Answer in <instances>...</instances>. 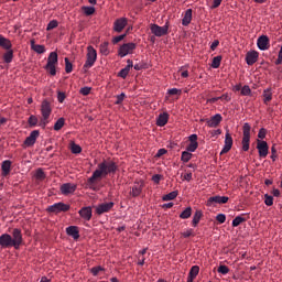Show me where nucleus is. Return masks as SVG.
Wrapping results in <instances>:
<instances>
[{"mask_svg": "<svg viewBox=\"0 0 282 282\" xmlns=\"http://www.w3.org/2000/svg\"><path fill=\"white\" fill-rule=\"evenodd\" d=\"M228 202H229L228 196L216 195L208 198L207 206H216V204H226Z\"/></svg>", "mask_w": 282, "mask_h": 282, "instance_id": "nucleus-11", "label": "nucleus"}, {"mask_svg": "<svg viewBox=\"0 0 282 282\" xmlns=\"http://www.w3.org/2000/svg\"><path fill=\"white\" fill-rule=\"evenodd\" d=\"M129 72L130 69H128V67L124 66V68L118 73V77L126 79L129 76Z\"/></svg>", "mask_w": 282, "mask_h": 282, "instance_id": "nucleus-45", "label": "nucleus"}, {"mask_svg": "<svg viewBox=\"0 0 282 282\" xmlns=\"http://www.w3.org/2000/svg\"><path fill=\"white\" fill-rule=\"evenodd\" d=\"M167 153V151L165 149H160L158 151V153L155 154V158H161L163 155H165Z\"/></svg>", "mask_w": 282, "mask_h": 282, "instance_id": "nucleus-62", "label": "nucleus"}, {"mask_svg": "<svg viewBox=\"0 0 282 282\" xmlns=\"http://www.w3.org/2000/svg\"><path fill=\"white\" fill-rule=\"evenodd\" d=\"M251 93H252V90L249 86H243L240 90V95H242V96H250Z\"/></svg>", "mask_w": 282, "mask_h": 282, "instance_id": "nucleus-49", "label": "nucleus"}, {"mask_svg": "<svg viewBox=\"0 0 282 282\" xmlns=\"http://www.w3.org/2000/svg\"><path fill=\"white\" fill-rule=\"evenodd\" d=\"M246 221V217H242V216H236L234 218V220L231 221V226L232 227H239L240 224L245 223Z\"/></svg>", "mask_w": 282, "mask_h": 282, "instance_id": "nucleus-36", "label": "nucleus"}, {"mask_svg": "<svg viewBox=\"0 0 282 282\" xmlns=\"http://www.w3.org/2000/svg\"><path fill=\"white\" fill-rule=\"evenodd\" d=\"M39 137H40V131L39 130L32 131L29 134V137L25 138L24 145L25 147H34Z\"/></svg>", "mask_w": 282, "mask_h": 282, "instance_id": "nucleus-17", "label": "nucleus"}, {"mask_svg": "<svg viewBox=\"0 0 282 282\" xmlns=\"http://www.w3.org/2000/svg\"><path fill=\"white\" fill-rule=\"evenodd\" d=\"M271 159H272L273 162H275V160H276V148H275V144H273L271 147Z\"/></svg>", "mask_w": 282, "mask_h": 282, "instance_id": "nucleus-58", "label": "nucleus"}, {"mask_svg": "<svg viewBox=\"0 0 282 282\" xmlns=\"http://www.w3.org/2000/svg\"><path fill=\"white\" fill-rule=\"evenodd\" d=\"M177 195H178L177 191H172L170 194L162 196V200L163 202L174 200Z\"/></svg>", "mask_w": 282, "mask_h": 282, "instance_id": "nucleus-32", "label": "nucleus"}, {"mask_svg": "<svg viewBox=\"0 0 282 282\" xmlns=\"http://www.w3.org/2000/svg\"><path fill=\"white\" fill-rule=\"evenodd\" d=\"M58 26V21L57 20H52L48 22L47 26H46V31H52L55 30V28Z\"/></svg>", "mask_w": 282, "mask_h": 282, "instance_id": "nucleus-44", "label": "nucleus"}, {"mask_svg": "<svg viewBox=\"0 0 282 282\" xmlns=\"http://www.w3.org/2000/svg\"><path fill=\"white\" fill-rule=\"evenodd\" d=\"M33 51L36 52L37 54H43L45 53V46L41 44H36L33 46Z\"/></svg>", "mask_w": 282, "mask_h": 282, "instance_id": "nucleus-48", "label": "nucleus"}, {"mask_svg": "<svg viewBox=\"0 0 282 282\" xmlns=\"http://www.w3.org/2000/svg\"><path fill=\"white\" fill-rule=\"evenodd\" d=\"M232 144H234L232 137L230 135V132L227 131L226 134H225V145H227L231 149Z\"/></svg>", "mask_w": 282, "mask_h": 282, "instance_id": "nucleus-39", "label": "nucleus"}, {"mask_svg": "<svg viewBox=\"0 0 282 282\" xmlns=\"http://www.w3.org/2000/svg\"><path fill=\"white\" fill-rule=\"evenodd\" d=\"M126 36H127V34L115 36L113 40H112V43L118 44L119 42L123 41L126 39Z\"/></svg>", "mask_w": 282, "mask_h": 282, "instance_id": "nucleus-54", "label": "nucleus"}, {"mask_svg": "<svg viewBox=\"0 0 282 282\" xmlns=\"http://www.w3.org/2000/svg\"><path fill=\"white\" fill-rule=\"evenodd\" d=\"M65 93L64 91H58V96H57V99H58V102L63 104L65 101Z\"/></svg>", "mask_w": 282, "mask_h": 282, "instance_id": "nucleus-60", "label": "nucleus"}, {"mask_svg": "<svg viewBox=\"0 0 282 282\" xmlns=\"http://www.w3.org/2000/svg\"><path fill=\"white\" fill-rule=\"evenodd\" d=\"M221 59H223L221 55L215 56L212 62V67L215 69L219 68L221 66Z\"/></svg>", "mask_w": 282, "mask_h": 282, "instance_id": "nucleus-35", "label": "nucleus"}, {"mask_svg": "<svg viewBox=\"0 0 282 282\" xmlns=\"http://www.w3.org/2000/svg\"><path fill=\"white\" fill-rule=\"evenodd\" d=\"M223 117L220 113H216L215 116L210 117L206 120V123L209 128H218L221 123Z\"/></svg>", "mask_w": 282, "mask_h": 282, "instance_id": "nucleus-18", "label": "nucleus"}, {"mask_svg": "<svg viewBox=\"0 0 282 282\" xmlns=\"http://www.w3.org/2000/svg\"><path fill=\"white\" fill-rule=\"evenodd\" d=\"M272 101V93L271 89L268 88L265 90H263V102L265 105H268V102Z\"/></svg>", "mask_w": 282, "mask_h": 282, "instance_id": "nucleus-34", "label": "nucleus"}, {"mask_svg": "<svg viewBox=\"0 0 282 282\" xmlns=\"http://www.w3.org/2000/svg\"><path fill=\"white\" fill-rule=\"evenodd\" d=\"M197 148H198V143L189 142V144H187V147H186V150H187L189 153H195V151L197 150Z\"/></svg>", "mask_w": 282, "mask_h": 282, "instance_id": "nucleus-46", "label": "nucleus"}, {"mask_svg": "<svg viewBox=\"0 0 282 282\" xmlns=\"http://www.w3.org/2000/svg\"><path fill=\"white\" fill-rule=\"evenodd\" d=\"M56 65H58V54L56 52H52L47 57V63L45 65V69L50 73L51 76H56Z\"/></svg>", "mask_w": 282, "mask_h": 282, "instance_id": "nucleus-2", "label": "nucleus"}, {"mask_svg": "<svg viewBox=\"0 0 282 282\" xmlns=\"http://www.w3.org/2000/svg\"><path fill=\"white\" fill-rule=\"evenodd\" d=\"M204 217V214L202 212V209H196L194 217H193V221H192V226L194 228L197 227L198 223L200 221V219Z\"/></svg>", "mask_w": 282, "mask_h": 282, "instance_id": "nucleus-27", "label": "nucleus"}, {"mask_svg": "<svg viewBox=\"0 0 282 282\" xmlns=\"http://www.w3.org/2000/svg\"><path fill=\"white\" fill-rule=\"evenodd\" d=\"M219 100L226 101V102H230L231 101V97L228 95V93H226L225 95L219 97Z\"/></svg>", "mask_w": 282, "mask_h": 282, "instance_id": "nucleus-61", "label": "nucleus"}, {"mask_svg": "<svg viewBox=\"0 0 282 282\" xmlns=\"http://www.w3.org/2000/svg\"><path fill=\"white\" fill-rule=\"evenodd\" d=\"M267 137V130L265 128H261V130L258 132V138L263 140Z\"/></svg>", "mask_w": 282, "mask_h": 282, "instance_id": "nucleus-57", "label": "nucleus"}, {"mask_svg": "<svg viewBox=\"0 0 282 282\" xmlns=\"http://www.w3.org/2000/svg\"><path fill=\"white\" fill-rule=\"evenodd\" d=\"M137 48L135 43H124L119 47L118 55L123 58L128 56V54H132Z\"/></svg>", "mask_w": 282, "mask_h": 282, "instance_id": "nucleus-8", "label": "nucleus"}, {"mask_svg": "<svg viewBox=\"0 0 282 282\" xmlns=\"http://www.w3.org/2000/svg\"><path fill=\"white\" fill-rule=\"evenodd\" d=\"M14 58V52L12 51V47L11 48H7V52L3 54V61L7 63V64H10Z\"/></svg>", "mask_w": 282, "mask_h": 282, "instance_id": "nucleus-28", "label": "nucleus"}, {"mask_svg": "<svg viewBox=\"0 0 282 282\" xmlns=\"http://www.w3.org/2000/svg\"><path fill=\"white\" fill-rule=\"evenodd\" d=\"M97 59V52L94 46L87 47V61L84 64V68H91Z\"/></svg>", "mask_w": 282, "mask_h": 282, "instance_id": "nucleus-6", "label": "nucleus"}, {"mask_svg": "<svg viewBox=\"0 0 282 282\" xmlns=\"http://www.w3.org/2000/svg\"><path fill=\"white\" fill-rule=\"evenodd\" d=\"M217 272L226 275L230 272V269L227 265H219Z\"/></svg>", "mask_w": 282, "mask_h": 282, "instance_id": "nucleus-47", "label": "nucleus"}, {"mask_svg": "<svg viewBox=\"0 0 282 282\" xmlns=\"http://www.w3.org/2000/svg\"><path fill=\"white\" fill-rule=\"evenodd\" d=\"M169 118H170L169 113L166 112L161 113L156 119V126L160 128H164L169 121Z\"/></svg>", "mask_w": 282, "mask_h": 282, "instance_id": "nucleus-23", "label": "nucleus"}, {"mask_svg": "<svg viewBox=\"0 0 282 282\" xmlns=\"http://www.w3.org/2000/svg\"><path fill=\"white\" fill-rule=\"evenodd\" d=\"M35 177L37 181L43 182L44 178L46 177L45 173L43 172V169H37L35 173Z\"/></svg>", "mask_w": 282, "mask_h": 282, "instance_id": "nucleus-41", "label": "nucleus"}, {"mask_svg": "<svg viewBox=\"0 0 282 282\" xmlns=\"http://www.w3.org/2000/svg\"><path fill=\"white\" fill-rule=\"evenodd\" d=\"M70 209V205L65 203H55L46 208L48 213L58 214L66 213Z\"/></svg>", "mask_w": 282, "mask_h": 282, "instance_id": "nucleus-7", "label": "nucleus"}, {"mask_svg": "<svg viewBox=\"0 0 282 282\" xmlns=\"http://www.w3.org/2000/svg\"><path fill=\"white\" fill-rule=\"evenodd\" d=\"M273 196H270V195H264V204L267 205V206H272L274 203H273Z\"/></svg>", "mask_w": 282, "mask_h": 282, "instance_id": "nucleus-50", "label": "nucleus"}, {"mask_svg": "<svg viewBox=\"0 0 282 282\" xmlns=\"http://www.w3.org/2000/svg\"><path fill=\"white\" fill-rule=\"evenodd\" d=\"M0 47L6 51L12 48V43L10 42V39L0 35Z\"/></svg>", "mask_w": 282, "mask_h": 282, "instance_id": "nucleus-26", "label": "nucleus"}, {"mask_svg": "<svg viewBox=\"0 0 282 282\" xmlns=\"http://www.w3.org/2000/svg\"><path fill=\"white\" fill-rule=\"evenodd\" d=\"M182 237L184 238L195 237L194 230L187 229L186 231L182 232Z\"/></svg>", "mask_w": 282, "mask_h": 282, "instance_id": "nucleus-53", "label": "nucleus"}, {"mask_svg": "<svg viewBox=\"0 0 282 282\" xmlns=\"http://www.w3.org/2000/svg\"><path fill=\"white\" fill-rule=\"evenodd\" d=\"M163 178V176L162 175H154L153 177H152V181L155 183V184H160V181Z\"/></svg>", "mask_w": 282, "mask_h": 282, "instance_id": "nucleus-63", "label": "nucleus"}, {"mask_svg": "<svg viewBox=\"0 0 282 282\" xmlns=\"http://www.w3.org/2000/svg\"><path fill=\"white\" fill-rule=\"evenodd\" d=\"M11 164L12 162L10 160H6L2 162L1 171L3 176H8L11 171Z\"/></svg>", "mask_w": 282, "mask_h": 282, "instance_id": "nucleus-24", "label": "nucleus"}, {"mask_svg": "<svg viewBox=\"0 0 282 282\" xmlns=\"http://www.w3.org/2000/svg\"><path fill=\"white\" fill-rule=\"evenodd\" d=\"M119 166L112 160H104L98 164V169L93 172V176L87 180L89 186H94L96 182L101 181L102 177L115 175Z\"/></svg>", "mask_w": 282, "mask_h": 282, "instance_id": "nucleus-1", "label": "nucleus"}, {"mask_svg": "<svg viewBox=\"0 0 282 282\" xmlns=\"http://www.w3.org/2000/svg\"><path fill=\"white\" fill-rule=\"evenodd\" d=\"M144 184L141 182H135L134 185L130 189V195L132 198H138L143 192Z\"/></svg>", "mask_w": 282, "mask_h": 282, "instance_id": "nucleus-15", "label": "nucleus"}, {"mask_svg": "<svg viewBox=\"0 0 282 282\" xmlns=\"http://www.w3.org/2000/svg\"><path fill=\"white\" fill-rule=\"evenodd\" d=\"M113 206H115V203L112 202L99 204L98 206H96V213L98 215L109 213L110 210H112Z\"/></svg>", "mask_w": 282, "mask_h": 282, "instance_id": "nucleus-14", "label": "nucleus"}, {"mask_svg": "<svg viewBox=\"0 0 282 282\" xmlns=\"http://www.w3.org/2000/svg\"><path fill=\"white\" fill-rule=\"evenodd\" d=\"M90 91H91L90 87H84L80 89L79 94H82L83 96H89Z\"/></svg>", "mask_w": 282, "mask_h": 282, "instance_id": "nucleus-55", "label": "nucleus"}, {"mask_svg": "<svg viewBox=\"0 0 282 282\" xmlns=\"http://www.w3.org/2000/svg\"><path fill=\"white\" fill-rule=\"evenodd\" d=\"M193 208L191 206L186 207L183 213L180 214L181 219H188L191 218Z\"/></svg>", "mask_w": 282, "mask_h": 282, "instance_id": "nucleus-33", "label": "nucleus"}, {"mask_svg": "<svg viewBox=\"0 0 282 282\" xmlns=\"http://www.w3.org/2000/svg\"><path fill=\"white\" fill-rule=\"evenodd\" d=\"M67 236L72 237L73 239L77 240L80 238V231L78 226H68L66 227Z\"/></svg>", "mask_w": 282, "mask_h": 282, "instance_id": "nucleus-20", "label": "nucleus"}, {"mask_svg": "<svg viewBox=\"0 0 282 282\" xmlns=\"http://www.w3.org/2000/svg\"><path fill=\"white\" fill-rule=\"evenodd\" d=\"M180 94H182V90H180L177 88L169 89V95H171V96H176V95H180Z\"/></svg>", "mask_w": 282, "mask_h": 282, "instance_id": "nucleus-59", "label": "nucleus"}, {"mask_svg": "<svg viewBox=\"0 0 282 282\" xmlns=\"http://www.w3.org/2000/svg\"><path fill=\"white\" fill-rule=\"evenodd\" d=\"M257 150L259 151V156L265 159L269 154L268 142L257 140Z\"/></svg>", "mask_w": 282, "mask_h": 282, "instance_id": "nucleus-10", "label": "nucleus"}, {"mask_svg": "<svg viewBox=\"0 0 282 282\" xmlns=\"http://www.w3.org/2000/svg\"><path fill=\"white\" fill-rule=\"evenodd\" d=\"M70 151L73 154H80L82 148L79 144H76L75 142H70Z\"/></svg>", "mask_w": 282, "mask_h": 282, "instance_id": "nucleus-38", "label": "nucleus"}, {"mask_svg": "<svg viewBox=\"0 0 282 282\" xmlns=\"http://www.w3.org/2000/svg\"><path fill=\"white\" fill-rule=\"evenodd\" d=\"M198 273H199V267L198 265H194V267L191 268L188 276L191 279L195 280Z\"/></svg>", "mask_w": 282, "mask_h": 282, "instance_id": "nucleus-37", "label": "nucleus"}, {"mask_svg": "<svg viewBox=\"0 0 282 282\" xmlns=\"http://www.w3.org/2000/svg\"><path fill=\"white\" fill-rule=\"evenodd\" d=\"M23 245L22 231L18 228L12 231V246L14 249H19Z\"/></svg>", "mask_w": 282, "mask_h": 282, "instance_id": "nucleus-9", "label": "nucleus"}, {"mask_svg": "<svg viewBox=\"0 0 282 282\" xmlns=\"http://www.w3.org/2000/svg\"><path fill=\"white\" fill-rule=\"evenodd\" d=\"M192 18H193V10H192V9H187V10L185 11V15H184V18H183V20H182V24H183L184 26L189 25V24H191V21H192Z\"/></svg>", "mask_w": 282, "mask_h": 282, "instance_id": "nucleus-25", "label": "nucleus"}, {"mask_svg": "<svg viewBox=\"0 0 282 282\" xmlns=\"http://www.w3.org/2000/svg\"><path fill=\"white\" fill-rule=\"evenodd\" d=\"M127 96H126V93H121V95H119V96H116V101H115V105H121L122 102H123V100H124V98H126Z\"/></svg>", "mask_w": 282, "mask_h": 282, "instance_id": "nucleus-51", "label": "nucleus"}, {"mask_svg": "<svg viewBox=\"0 0 282 282\" xmlns=\"http://www.w3.org/2000/svg\"><path fill=\"white\" fill-rule=\"evenodd\" d=\"M0 247L2 249H7V248L13 247L12 236L10 234H2V235H0Z\"/></svg>", "mask_w": 282, "mask_h": 282, "instance_id": "nucleus-12", "label": "nucleus"}, {"mask_svg": "<svg viewBox=\"0 0 282 282\" xmlns=\"http://www.w3.org/2000/svg\"><path fill=\"white\" fill-rule=\"evenodd\" d=\"M65 127V118L61 117L58 120L55 122L53 129L55 131H59Z\"/></svg>", "mask_w": 282, "mask_h": 282, "instance_id": "nucleus-31", "label": "nucleus"}, {"mask_svg": "<svg viewBox=\"0 0 282 282\" xmlns=\"http://www.w3.org/2000/svg\"><path fill=\"white\" fill-rule=\"evenodd\" d=\"M259 53L256 51L248 52L246 55V62L248 66L254 65L256 62H258Z\"/></svg>", "mask_w": 282, "mask_h": 282, "instance_id": "nucleus-22", "label": "nucleus"}, {"mask_svg": "<svg viewBox=\"0 0 282 282\" xmlns=\"http://www.w3.org/2000/svg\"><path fill=\"white\" fill-rule=\"evenodd\" d=\"M242 150L248 151L250 149V139H251V126L249 123H245L242 127Z\"/></svg>", "mask_w": 282, "mask_h": 282, "instance_id": "nucleus-4", "label": "nucleus"}, {"mask_svg": "<svg viewBox=\"0 0 282 282\" xmlns=\"http://www.w3.org/2000/svg\"><path fill=\"white\" fill-rule=\"evenodd\" d=\"M78 214L84 220L89 221L93 217V209L90 206H86L79 209Z\"/></svg>", "mask_w": 282, "mask_h": 282, "instance_id": "nucleus-21", "label": "nucleus"}, {"mask_svg": "<svg viewBox=\"0 0 282 282\" xmlns=\"http://www.w3.org/2000/svg\"><path fill=\"white\" fill-rule=\"evenodd\" d=\"M257 46L259 50L261 51H267L270 47V41L268 35H261L260 37H258L257 40Z\"/></svg>", "mask_w": 282, "mask_h": 282, "instance_id": "nucleus-16", "label": "nucleus"}, {"mask_svg": "<svg viewBox=\"0 0 282 282\" xmlns=\"http://www.w3.org/2000/svg\"><path fill=\"white\" fill-rule=\"evenodd\" d=\"M216 220L219 223V224H224L226 221V215L225 214H218L216 216Z\"/></svg>", "mask_w": 282, "mask_h": 282, "instance_id": "nucleus-56", "label": "nucleus"}, {"mask_svg": "<svg viewBox=\"0 0 282 282\" xmlns=\"http://www.w3.org/2000/svg\"><path fill=\"white\" fill-rule=\"evenodd\" d=\"M76 189H77V185L72 184L70 182H67L66 184L61 185V194L65 196L74 194Z\"/></svg>", "mask_w": 282, "mask_h": 282, "instance_id": "nucleus-13", "label": "nucleus"}, {"mask_svg": "<svg viewBox=\"0 0 282 282\" xmlns=\"http://www.w3.org/2000/svg\"><path fill=\"white\" fill-rule=\"evenodd\" d=\"M102 271H105V269L102 268V267H100V265H98V267H94L93 269H91V273H93V275H98L99 274V272H102Z\"/></svg>", "mask_w": 282, "mask_h": 282, "instance_id": "nucleus-52", "label": "nucleus"}, {"mask_svg": "<svg viewBox=\"0 0 282 282\" xmlns=\"http://www.w3.org/2000/svg\"><path fill=\"white\" fill-rule=\"evenodd\" d=\"M192 158H193L192 152L186 150V151L182 152V154H181V162L188 163V162H191Z\"/></svg>", "mask_w": 282, "mask_h": 282, "instance_id": "nucleus-29", "label": "nucleus"}, {"mask_svg": "<svg viewBox=\"0 0 282 282\" xmlns=\"http://www.w3.org/2000/svg\"><path fill=\"white\" fill-rule=\"evenodd\" d=\"M99 52L104 55V56H108L110 51H109V43L105 42L102 44L99 45Z\"/></svg>", "mask_w": 282, "mask_h": 282, "instance_id": "nucleus-30", "label": "nucleus"}, {"mask_svg": "<svg viewBox=\"0 0 282 282\" xmlns=\"http://www.w3.org/2000/svg\"><path fill=\"white\" fill-rule=\"evenodd\" d=\"M41 113H42V119H41V126L46 127V124L50 123V116L52 113V106L48 100H43L41 105Z\"/></svg>", "mask_w": 282, "mask_h": 282, "instance_id": "nucleus-3", "label": "nucleus"}, {"mask_svg": "<svg viewBox=\"0 0 282 282\" xmlns=\"http://www.w3.org/2000/svg\"><path fill=\"white\" fill-rule=\"evenodd\" d=\"M83 10H84V14L88 17L96 13V8L94 7H84Z\"/></svg>", "mask_w": 282, "mask_h": 282, "instance_id": "nucleus-42", "label": "nucleus"}, {"mask_svg": "<svg viewBox=\"0 0 282 282\" xmlns=\"http://www.w3.org/2000/svg\"><path fill=\"white\" fill-rule=\"evenodd\" d=\"M65 70L66 74H72L73 72V64L69 62L68 57H65Z\"/></svg>", "mask_w": 282, "mask_h": 282, "instance_id": "nucleus-43", "label": "nucleus"}, {"mask_svg": "<svg viewBox=\"0 0 282 282\" xmlns=\"http://www.w3.org/2000/svg\"><path fill=\"white\" fill-rule=\"evenodd\" d=\"M37 123H39L37 117H35L34 115H31L29 117V127L34 128V127H36Z\"/></svg>", "mask_w": 282, "mask_h": 282, "instance_id": "nucleus-40", "label": "nucleus"}, {"mask_svg": "<svg viewBox=\"0 0 282 282\" xmlns=\"http://www.w3.org/2000/svg\"><path fill=\"white\" fill-rule=\"evenodd\" d=\"M221 1H223V0H214V1H213V4H212V8H213V9H216V8L220 7V6H221Z\"/></svg>", "mask_w": 282, "mask_h": 282, "instance_id": "nucleus-64", "label": "nucleus"}, {"mask_svg": "<svg viewBox=\"0 0 282 282\" xmlns=\"http://www.w3.org/2000/svg\"><path fill=\"white\" fill-rule=\"evenodd\" d=\"M128 22L129 21L127 18L117 19L113 25L115 32H118V33L122 32L124 28L128 25Z\"/></svg>", "mask_w": 282, "mask_h": 282, "instance_id": "nucleus-19", "label": "nucleus"}, {"mask_svg": "<svg viewBox=\"0 0 282 282\" xmlns=\"http://www.w3.org/2000/svg\"><path fill=\"white\" fill-rule=\"evenodd\" d=\"M169 28H170L169 21H166L163 26H160L158 24H150L151 33L154 34V36H159V37L169 34Z\"/></svg>", "mask_w": 282, "mask_h": 282, "instance_id": "nucleus-5", "label": "nucleus"}]
</instances>
